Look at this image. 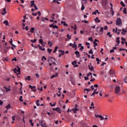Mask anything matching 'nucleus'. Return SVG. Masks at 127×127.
<instances>
[{
	"label": "nucleus",
	"instance_id": "1",
	"mask_svg": "<svg viewBox=\"0 0 127 127\" xmlns=\"http://www.w3.org/2000/svg\"><path fill=\"white\" fill-rule=\"evenodd\" d=\"M56 61V60L55 59L53 58L52 57H49L48 58V62L49 63V64H56L55 62Z\"/></svg>",
	"mask_w": 127,
	"mask_h": 127
},
{
	"label": "nucleus",
	"instance_id": "2",
	"mask_svg": "<svg viewBox=\"0 0 127 127\" xmlns=\"http://www.w3.org/2000/svg\"><path fill=\"white\" fill-rule=\"evenodd\" d=\"M100 28V27H98L96 28V30L97 31V32H98L99 33V34H100V35H102V34H103V33H104V27H101L100 28V30H99V29Z\"/></svg>",
	"mask_w": 127,
	"mask_h": 127
},
{
	"label": "nucleus",
	"instance_id": "3",
	"mask_svg": "<svg viewBox=\"0 0 127 127\" xmlns=\"http://www.w3.org/2000/svg\"><path fill=\"white\" fill-rule=\"evenodd\" d=\"M116 25L118 26H122L123 25V22H122V19L121 18H118L116 21Z\"/></svg>",
	"mask_w": 127,
	"mask_h": 127
},
{
	"label": "nucleus",
	"instance_id": "4",
	"mask_svg": "<svg viewBox=\"0 0 127 127\" xmlns=\"http://www.w3.org/2000/svg\"><path fill=\"white\" fill-rule=\"evenodd\" d=\"M121 91V87L120 86H117L115 88V93L117 95H120V92Z\"/></svg>",
	"mask_w": 127,
	"mask_h": 127
},
{
	"label": "nucleus",
	"instance_id": "5",
	"mask_svg": "<svg viewBox=\"0 0 127 127\" xmlns=\"http://www.w3.org/2000/svg\"><path fill=\"white\" fill-rule=\"evenodd\" d=\"M18 69L16 68H14L13 71L15 73V74H17V75H20V67L17 66Z\"/></svg>",
	"mask_w": 127,
	"mask_h": 127
},
{
	"label": "nucleus",
	"instance_id": "6",
	"mask_svg": "<svg viewBox=\"0 0 127 127\" xmlns=\"http://www.w3.org/2000/svg\"><path fill=\"white\" fill-rule=\"evenodd\" d=\"M108 4V0H102V4L103 7H106L107 4Z\"/></svg>",
	"mask_w": 127,
	"mask_h": 127
},
{
	"label": "nucleus",
	"instance_id": "7",
	"mask_svg": "<svg viewBox=\"0 0 127 127\" xmlns=\"http://www.w3.org/2000/svg\"><path fill=\"white\" fill-rule=\"evenodd\" d=\"M49 26L50 27H52L54 29H55V28H57V29H58V26H57V25H55V24H54V23L50 25Z\"/></svg>",
	"mask_w": 127,
	"mask_h": 127
},
{
	"label": "nucleus",
	"instance_id": "8",
	"mask_svg": "<svg viewBox=\"0 0 127 127\" xmlns=\"http://www.w3.org/2000/svg\"><path fill=\"white\" fill-rule=\"evenodd\" d=\"M109 74L110 76H112V75H115V70L110 69L109 70Z\"/></svg>",
	"mask_w": 127,
	"mask_h": 127
},
{
	"label": "nucleus",
	"instance_id": "9",
	"mask_svg": "<svg viewBox=\"0 0 127 127\" xmlns=\"http://www.w3.org/2000/svg\"><path fill=\"white\" fill-rule=\"evenodd\" d=\"M57 77H58V73L56 72L55 74L52 75L51 79H53V78H56Z\"/></svg>",
	"mask_w": 127,
	"mask_h": 127
},
{
	"label": "nucleus",
	"instance_id": "10",
	"mask_svg": "<svg viewBox=\"0 0 127 127\" xmlns=\"http://www.w3.org/2000/svg\"><path fill=\"white\" fill-rule=\"evenodd\" d=\"M4 94V90L2 88L0 89V96H3Z\"/></svg>",
	"mask_w": 127,
	"mask_h": 127
},
{
	"label": "nucleus",
	"instance_id": "11",
	"mask_svg": "<svg viewBox=\"0 0 127 127\" xmlns=\"http://www.w3.org/2000/svg\"><path fill=\"white\" fill-rule=\"evenodd\" d=\"M71 82L72 84V85H76V82L75 81V79H74L73 77H71L70 78Z\"/></svg>",
	"mask_w": 127,
	"mask_h": 127
},
{
	"label": "nucleus",
	"instance_id": "12",
	"mask_svg": "<svg viewBox=\"0 0 127 127\" xmlns=\"http://www.w3.org/2000/svg\"><path fill=\"white\" fill-rule=\"evenodd\" d=\"M56 112H58L59 114H61V112H62V110L60 109V108L58 107L56 108Z\"/></svg>",
	"mask_w": 127,
	"mask_h": 127
},
{
	"label": "nucleus",
	"instance_id": "13",
	"mask_svg": "<svg viewBox=\"0 0 127 127\" xmlns=\"http://www.w3.org/2000/svg\"><path fill=\"white\" fill-rule=\"evenodd\" d=\"M3 12H2L1 14H2V15H4V14H5L6 13V9L5 8H3Z\"/></svg>",
	"mask_w": 127,
	"mask_h": 127
},
{
	"label": "nucleus",
	"instance_id": "14",
	"mask_svg": "<svg viewBox=\"0 0 127 127\" xmlns=\"http://www.w3.org/2000/svg\"><path fill=\"white\" fill-rule=\"evenodd\" d=\"M88 68L90 71H94V66L89 65H88Z\"/></svg>",
	"mask_w": 127,
	"mask_h": 127
},
{
	"label": "nucleus",
	"instance_id": "15",
	"mask_svg": "<svg viewBox=\"0 0 127 127\" xmlns=\"http://www.w3.org/2000/svg\"><path fill=\"white\" fill-rule=\"evenodd\" d=\"M95 21L100 23V22H101V20L100 19H99V17H97L95 19H94Z\"/></svg>",
	"mask_w": 127,
	"mask_h": 127
},
{
	"label": "nucleus",
	"instance_id": "16",
	"mask_svg": "<svg viewBox=\"0 0 127 127\" xmlns=\"http://www.w3.org/2000/svg\"><path fill=\"white\" fill-rule=\"evenodd\" d=\"M61 23H62V24H64V26H68V24H66L65 21H62Z\"/></svg>",
	"mask_w": 127,
	"mask_h": 127
},
{
	"label": "nucleus",
	"instance_id": "17",
	"mask_svg": "<svg viewBox=\"0 0 127 127\" xmlns=\"http://www.w3.org/2000/svg\"><path fill=\"white\" fill-rule=\"evenodd\" d=\"M75 54L76 55L77 57H80V52L78 51H75Z\"/></svg>",
	"mask_w": 127,
	"mask_h": 127
},
{
	"label": "nucleus",
	"instance_id": "18",
	"mask_svg": "<svg viewBox=\"0 0 127 127\" xmlns=\"http://www.w3.org/2000/svg\"><path fill=\"white\" fill-rule=\"evenodd\" d=\"M31 7H33L35 5V3H34V0H32L31 2Z\"/></svg>",
	"mask_w": 127,
	"mask_h": 127
},
{
	"label": "nucleus",
	"instance_id": "19",
	"mask_svg": "<svg viewBox=\"0 0 127 127\" xmlns=\"http://www.w3.org/2000/svg\"><path fill=\"white\" fill-rule=\"evenodd\" d=\"M4 24H5L6 26H8L9 25L8 21L7 20H5L3 22Z\"/></svg>",
	"mask_w": 127,
	"mask_h": 127
},
{
	"label": "nucleus",
	"instance_id": "20",
	"mask_svg": "<svg viewBox=\"0 0 127 127\" xmlns=\"http://www.w3.org/2000/svg\"><path fill=\"white\" fill-rule=\"evenodd\" d=\"M35 30V28L34 27H32L30 30V32H31V33H33Z\"/></svg>",
	"mask_w": 127,
	"mask_h": 127
},
{
	"label": "nucleus",
	"instance_id": "21",
	"mask_svg": "<svg viewBox=\"0 0 127 127\" xmlns=\"http://www.w3.org/2000/svg\"><path fill=\"white\" fill-rule=\"evenodd\" d=\"M4 89H5L6 92H9V91H11L10 88H8L6 86H4Z\"/></svg>",
	"mask_w": 127,
	"mask_h": 127
},
{
	"label": "nucleus",
	"instance_id": "22",
	"mask_svg": "<svg viewBox=\"0 0 127 127\" xmlns=\"http://www.w3.org/2000/svg\"><path fill=\"white\" fill-rule=\"evenodd\" d=\"M5 108H6V109L7 110H9V109H10V108H11V105H10V104H8L7 105V106H6L5 107Z\"/></svg>",
	"mask_w": 127,
	"mask_h": 127
},
{
	"label": "nucleus",
	"instance_id": "23",
	"mask_svg": "<svg viewBox=\"0 0 127 127\" xmlns=\"http://www.w3.org/2000/svg\"><path fill=\"white\" fill-rule=\"evenodd\" d=\"M121 39H122V42H121V43L122 44H123V45H124V44H125V42L124 41H126V39H124V38H121Z\"/></svg>",
	"mask_w": 127,
	"mask_h": 127
},
{
	"label": "nucleus",
	"instance_id": "24",
	"mask_svg": "<svg viewBox=\"0 0 127 127\" xmlns=\"http://www.w3.org/2000/svg\"><path fill=\"white\" fill-rule=\"evenodd\" d=\"M48 45H49L50 47H52V46L53 45V43H52V42H51V41H49L48 42Z\"/></svg>",
	"mask_w": 127,
	"mask_h": 127
},
{
	"label": "nucleus",
	"instance_id": "25",
	"mask_svg": "<svg viewBox=\"0 0 127 127\" xmlns=\"http://www.w3.org/2000/svg\"><path fill=\"white\" fill-rule=\"evenodd\" d=\"M78 111H79V108H75L73 110L74 114H77V112H78Z\"/></svg>",
	"mask_w": 127,
	"mask_h": 127
},
{
	"label": "nucleus",
	"instance_id": "26",
	"mask_svg": "<svg viewBox=\"0 0 127 127\" xmlns=\"http://www.w3.org/2000/svg\"><path fill=\"white\" fill-rule=\"evenodd\" d=\"M25 80H28V81H30V76H25Z\"/></svg>",
	"mask_w": 127,
	"mask_h": 127
},
{
	"label": "nucleus",
	"instance_id": "27",
	"mask_svg": "<svg viewBox=\"0 0 127 127\" xmlns=\"http://www.w3.org/2000/svg\"><path fill=\"white\" fill-rule=\"evenodd\" d=\"M116 42L118 43V44H120V37H117L116 39Z\"/></svg>",
	"mask_w": 127,
	"mask_h": 127
},
{
	"label": "nucleus",
	"instance_id": "28",
	"mask_svg": "<svg viewBox=\"0 0 127 127\" xmlns=\"http://www.w3.org/2000/svg\"><path fill=\"white\" fill-rule=\"evenodd\" d=\"M39 42L40 44H43V43H44L43 40H42V39H40L39 40Z\"/></svg>",
	"mask_w": 127,
	"mask_h": 127
},
{
	"label": "nucleus",
	"instance_id": "29",
	"mask_svg": "<svg viewBox=\"0 0 127 127\" xmlns=\"http://www.w3.org/2000/svg\"><path fill=\"white\" fill-rule=\"evenodd\" d=\"M37 41V39H35L34 40H31V42H32L33 43H35Z\"/></svg>",
	"mask_w": 127,
	"mask_h": 127
},
{
	"label": "nucleus",
	"instance_id": "30",
	"mask_svg": "<svg viewBox=\"0 0 127 127\" xmlns=\"http://www.w3.org/2000/svg\"><path fill=\"white\" fill-rule=\"evenodd\" d=\"M123 13H124V14H127V8L125 7L124 9L123 10Z\"/></svg>",
	"mask_w": 127,
	"mask_h": 127
},
{
	"label": "nucleus",
	"instance_id": "31",
	"mask_svg": "<svg viewBox=\"0 0 127 127\" xmlns=\"http://www.w3.org/2000/svg\"><path fill=\"white\" fill-rule=\"evenodd\" d=\"M22 87H21L19 89V92H20V94L21 95H23V93L22 92Z\"/></svg>",
	"mask_w": 127,
	"mask_h": 127
},
{
	"label": "nucleus",
	"instance_id": "32",
	"mask_svg": "<svg viewBox=\"0 0 127 127\" xmlns=\"http://www.w3.org/2000/svg\"><path fill=\"white\" fill-rule=\"evenodd\" d=\"M39 102H40L39 100H37L36 102V104L37 106H40V104H39Z\"/></svg>",
	"mask_w": 127,
	"mask_h": 127
},
{
	"label": "nucleus",
	"instance_id": "33",
	"mask_svg": "<svg viewBox=\"0 0 127 127\" xmlns=\"http://www.w3.org/2000/svg\"><path fill=\"white\" fill-rule=\"evenodd\" d=\"M57 49H58V47L56 46L55 48L54 51L53 52V53H55V52H56V51H57Z\"/></svg>",
	"mask_w": 127,
	"mask_h": 127
},
{
	"label": "nucleus",
	"instance_id": "34",
	"mask_svg": "<svg viewBox=\"0 0 127 127\" xmlns=\"http://www.w3.org/2000/svg\"><path fill=\"white\" fill-rule=\"evenodd\" d=\"M47 51H48V52H49V54H50L51 53V52H52V49H48Z\"/></svg>",
	"mask_w": 127,
	"mask_h": 127
},
{
	"label": "nucleus",
	"instance_id": "35",
	"mask_svg": "<svg viewBox=\"0 0 127 127\" xmlns=\"http://www.w3.org/2000/svg\"><path fill=\"white\" fill-rule=\"evenodd\" d=\"M120 3H121V5H122V6H123L124 7H125L126 6V4H125V3H124V2L123 1H121Z\"/></svg>",
	"mask_w": 127,
	"mask_h": 127
},
{
	"label": "nucleus",
	"instance_id": "36",
	"mask_svg": "<svg viewBox=\"0 0 127 127\" xmlns=\"http://www.w3.org/2000/svg\"><path fill=\"white\" fill-rule=\"evenodd\" d=\"M53 2H57L58 4H60V2H59L58 0H53Z\"/></svg>",
	"mask_w": 127,
	"mask_h": 127
},
{
	"label": "nucleus",
	"instance_id": "37",
	"mask_svg": "<svg viewBox=\"0 0 127 127\" xmlns=\"http://www.w3.org/2000/svg\"><path fill=\"white\" fill-rule=\"evenodd\" d=\"M66 37L68 39V40H70L71 39V35H69V34L66 35Z\"/></svg>",
	"mask_w": 127,
	"mask_h": 127
},
{
	"label": "nucleus",
	"instance_id": "38",
	"mask_svg": "<svg viewBox=\"0 0 127 127\" xmlns=\"http://www.w3.org/2000/svg\"><path fill=\"white\" fill-rule=\"evenodd\" d=\"M107 35L109 36V37H112V35L111 34V32H108L107 34Z\"/></svg>",
	"mask_w": 127,
	"mask_h": 127
},
{
	"label": "nucleus",
	"instance_id": "39",
	"mask_svg": "<svg viewBox=\"0 0 127 127\" xmlns=\"http://www.w3.org/2000/svg\"><path fill=\"white\" fill-rule=\"evenodd\" d=\"M39 48L40 50H42V51H45V48H42V46L40 47Z\"/></svg>",
	"mask_w": 127,
	"mask_h": 127
},
{
	"label": "nucleus",
	"instance_id": "40",
	"mask_svg": "<svg viewBox=\"0 0 127 127\" xmlns=\"http://www.w3.org/2000/svg\"><path fill=\"white\" fill-rule=\"evenodd\" d=\"M73 48H75V47H77V45H76V42H74V44L72 46Z\"/></svg>",
	"mask_w": 127,
	"mask_h": 127
},
{
	"label": "nucleus",
	"instance_id": "41",
	"mask_svg": "<svg viewBox=\"0 0 127 127\" xmlns=\"http://www.w3.org/2000/svg\"><path fill=\"white\" fill-rule=\"evenodd\" d=\"M20 102H23V99H22V96H21L19 99Z\"/></svg>",
	"mask_w": 127,
	"mask_h": 127
},
{
	"label": "nucleus",
	"instance_id": "42",
	"mask_svg": "<svg viewBox=\"0 0 127 127\" xmlns=\"http://www.w3.org/2000/svg\"><path fill=\"white\" fill-rule=\"evenodd\" d=\"M85 91H87L88 92H91V90H90L88 88H85L84 89V93L85 92Z\"/></svg>",
	"mask_w": 127,
	"mask_h": 127
},
{
	"label": "nucleus",
	"instance_id": "43",
	"mask_svg": "<svg viewBox=\"0 0 127 127\" xmlns=\"http://www.w3.org/2000/svg\"><path fill=\"white\" fill-rule=\"evenodd\" d=\"M81 9L82 11H83V10H84V9H85V7L84 6V4H82V7H81Z\"/></svg>",
	"mask_w": 127,
	"mask_h": 127
},
{
	"label": "nucleus",
	"instance_id": "44",
	"mask_svg": "<svg viewBox=\"0 0 127 127\" xmlns=\"http://www.w3.org/2000/svg\"><path fill=\"white\" fill-rule=\"evenodd\" d=\"M82 0V3H84V4H86V3H87V0Z\"/></svg>",
	"mask_w": 127,
	"mask_h": 127
},
{
	"label": "nucleus",
	"instance_id": "45",
	"mask_svg": "<svg viewBox=\"0 0 127 127\" xmlns=\"http://www.w3.org/2000/svg\"><path fill=\"white\" fill-rule=\"evenodd\" d=\"M93 44L94 45L93 47H96V46H98V44L97 42H93Z\"/></svg>",
	"mask_w": 127,
	"mask_h": 127
},
{
	"label": "nucleus",
	"instance_id": "46",
	"mask_svg": "<svg viewBox=\"0 0 127 127\" xmlns=\"http://www.w3.org/2000/svg\"><path fill=\"white\" fill-rule=\"evenodd\" d=\"M3 119L4 120H7V122H8V123H9V121H8V118H7V117H3Z\"/></svg>",
	"mask_w": 127,
	"mask_h": 127
},
{
	"label": "nucleus",
	"instance_id": "47",
	"mask_svg": "<svg viewBox=\"0 0 127 127\" xmlns=\"http://www.w3.org/2000/svg\"><path fill=\"white\" fill-rule=\"evenodd\" d=\"M122 32H124L125 33H127V30H126L125 29H122Z\"/></svg>",
	"mask_w": 127,
	"mask_h": 127
},
{
	"label": "nucleus",
	"instance_id": "48",
	"mask_svg": "<svg viewBox=\"0 0 127 127\" xmlns=\"http://www.w3.org/2000/svg\"><path fill=\"white\" fill-rule=\"evenodd\" d=\"M99 118L101 119V121H103V120H104V117H102V115H100Z\"/></svg>",
	"mask_w": 127,
	"mask_h": 127
},
{
	"label": "nucleus",
	"instance_id": "49",
	"mask_svg": "<svg viewBox=\"0 0 127 127\" xmlns=\"http://www.w3.org/2000/svg\"><path fill=\"white\" fill-rule=\"evenodd\" d=\"M43 121H39V124L40 125H41V126H43Z\"/></svg>",
	"mask_w": 127,
	"mask_h": 127
},
{
	"label": "nucleus",
	"instance_id": "50",
	"mask_svg": "<svg viewBox=\"0 0 127 127\" xmlns=\"http://www.w3.org/2000/svg\"><path fill=\"white\" fill-rule=\"evenodd\" d=\"M32 14L33 15H34V16H36V15H37V12H36V13L33 12V13H32Z\"/></svg>",
	"mask_w": 127,
	"mask_h": 127
},
{
	"label": "nucleus",
	"instance_id": "51",
	"mask_svg": "<svg viewBox=\"0 0 127 127\" xmlns=\"http://www.w3.org/2000/svg\"><path fill=\"white\" fill-rule=\"evenodd\" d=\"M119 50H120V51H125V50H127V49H123V48H120V49H119Z\"/></svg>",
	"mask_w": 127,
	"mask_h": 127
},
{
	"label": "nucleus",
	"instance_id": "52",
	"mask_svg": "<svg viewBox=\"0 0 127 127\" xmlns=\"http://www.w3.org/2000/svg\"><path fill=\"white\" fill-rule=\"evenodd\" d=\"M88 40H90V41H93L94 40H93V37H91L88 38Z\"/></svg>",
	"mask_w": 127,
	"mask_h": 127
},
{
	"label": "nucleus",
	"instance_id": "53",
	"mask_svg": "<svg viewBox=\"0 0 127 127\" xmlns=\"http://www.w3.org/2000/svg\"><path fill=\"white\" fill-rule=\"evenodd\" d=\"M37 14H39V16H40V15H41V12H40V11H38L37 12Z\"/></svg>",
	"mask_w": 127,
	"mask_h": 127
},
{
	"label": "nucleus",
	"instance_id": "54",
	"mask_svg": "<svg viewBox=\"0 0 127 127\" xmlns=\"http://www.w3.org/2000/svg\"><path fill=\"white\" fill-rule=\"evenodd\" d=\"M34 7H35V10H37V9H38V8L36 6V5H34Z\"/></svg>",
	"mask_w": 127,
	"mask_h": 127
},
{
	"label": "nucleus",
	"instance_id": "55",
	"mask_svg": "<svg viewBox=\"0 0 127 127\" xmlns=\"http://www.w3.org/2000/svg\"><path fill=\"white\" fill-rule=\"evenodd\" d=\"M89 54H93V51H92V49H91V50L89 51Z\"/></svg>",
	"mask_w": 127,
	"mask_h": 127
},
{
	"label": "nucleus",
	"instance_id": "56",
	"mask_svg": "<svg viewBox=\"0 0 127 127\" xmlns=\"http://www.w3.org/2000/svg\"><path fill=\"white\" fill-rule=\"evenodd\" d=\"M77 64V61H74L73 62H71V64Z\"/></svg>",
	"mask_w": 127,
	"mask_h": 127
},
{
	"label": "nucleus",
	"instance_id": "57",
	"mask_svg": "<svg viewBox=\"0 0 127 127\" xmlns=\"http://www.w3.org/2000/svg\"><path fill=\"white\" fill-rule=\"evenodd\" d=\"M72 65H73V67L75 68L76 67H78L79 65L78 64H73Z\"/></svg>",
	"mask_w": 127,
	"mask_h": 127
},
{
	"label": "nucleus",
	"instance_id": "58",
	"mask_svg": "<svg viewBox=\"0 0 127 127\" xmlns=\"http://www.w3.org/2000/svg\"><path fill=\"white\" fill-rule=\"evenodd\" d=\"M43 59H44V60H47V59L45 56H43L42 60H43Z\"/></svg>",
	"mask_w": 127,
	"mask_h": 127
},
{
	"label": "nucleus",
	"instance_id": "59",
	"mask_svg": "<svg viewBox=\"0 0 127 127\" xmlns=\"http://www.w3.org/2000/svg\"><path fill=\"white\" fill-rule=\"evenodd\" d=\"M83 49H84V47L83 46H81V48L79 49V50L82 51V50H83Z\"/></svg>",
	"mask_w": 127,
	"mask_h": 127
},
{
	"label": "nucleus",
	"instance_id": "60",
	"mask_svg": "<svg viewBox=\"0 0 127 127\" xmlns=\"http://www.w3.org/2000/svg\"><path fill=\"white\" fill-rule=\"evenodd\" d=\"M42 127H47V126H46V124L44 123L43 125H42Z\"/></svg>",
	"mask_w": 127,
	"mask_h": 127
},
{
	"label": "nucleus",
	"instance_id": "61",
	"mask_svg": "<svg viewBox=\"0 0 127 127\" xmlns=\"http://www.w3.org/2000/svg\"><path fill=\"white\" fill-rule=\"evenodd\" d=\"M4 52L5 54H6V52H7V50H6V48L4 49Z\"/></svg>",
	"mask_w": 127,
	"mask_h": 127
},
{
	"label": "nucleus",
	"instance_id": "62",
	"mask_svg": "<svg viewBox=\"0 0 127 127\" xmlns=\"http://www.w3.org/2000/svg\"><path fill=\"white\" fill-rule=\"evenodd\" d=\"M11 41H9V42L10 44L12 45V39H10Z\"/></svg>",
	"mask_w": 127,
	"mask_h": 127
},
{
	"label": "nucleus",
	"instance_id": "63",
	"mask_svg": "<svg viewBox=\"0 0 127 127\" xmlns=\"http://www.w3.org/2000/svg\"><path fill=\"white\" fill-rule=\"evenodd\" d=\"M64 53H65V52L64 51H62V53L61 54L62 55H64Z\"/></svg>",
	"mask_w": 127,
	"mask_h": 127
},
{
	"label": "nucleus",
	"instance_id": "64",
	"mask_svg": "<svg viewBox=\"0 0 127 127\" xmlns=\"http://www.w3.org/2000/svg\"><path fill=\"white\" fill-rule=\"evenodd\" d=\"M25 29H26L27 31L29 29L28 28V26H26L25 28Z\"/></svg>",
	"mask_w": 127,
	"mask_h": 127
}]
</instances>
